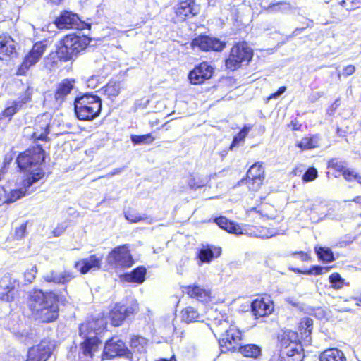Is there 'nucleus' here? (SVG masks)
Returning a JSON list of instances; mask_svg holds the SVG:
<instances>
[{
  "label": "nucleus",
  "mask_w": 361,
  "mask_h": 361,
  "mask_svg": "<svg viewBox=\"0 0 361 361\" xmlns=\"http://www.w3.org/2000/svg\"><path fill=\"white\" fill-rule=\"evenodd\" d=\"M121 171H122V169H115L112 171H111L108 176H114L116 174H119L120 173H121Z\"/></svg>",
  "instance_id": "60"
},
{
  "label": "nucleus",
  "mask_w": 361,
  "mask_h": 361,
  "mask_svg": "<svg viewBox=\"0 0 361 361\" xmlns=\"http://www.w3.org/2000/svg\"><path fill=\"white\" fill-rule=\"evenodd\" d=\"M198 5L195 4L194 0H186L179 4L176 14L183 19L191 18L199 13Z\"/></svg>",
  "instance_id": "24"
},
{
  "label": "nucleus",
  "mask_w": 361,
  "mask_h": 361,
  "mask_svg": "<svg viewBox=\"0 0 361 361\" xmlns=\"http://www.w3.org/2000/svg\"><path fill=\"white\" fill-rule=\"evenodd\" d=\"M283 92H275L274 93L271 94L270 96L267 97L265 99V102L267 103L271 99H276L278 98L279 96H281V94L283 93Z\"/></svg>",
  "instance_id": "59"
},
{
  "label": "nucleus",
  "mask_w": 361,
  "mask_h": 361,
  "mask_svg": "<svg viewBox=\"0 0 361 361\" xmlns=\"http://www.w3.org/2000/svg\"><path fill=\"white\" fill-rule=\"evenodd\" d=\"M319 137L318 135H312L311 137H303L298 147L302 149H311L319 147Z\"/></svg>",
  "instance_id": "36"
},
{
  "label": "nucleus",
  "mask_w": 361,
  "mask_h": 361,
  "mask_svg": "<svg viewBox=\"0 0 361 361\" xmlns=\"http://www.w3.org/2000/svg\"><path fill=\"white\" fill-rule=\"evenodd\" d=\"M44 161V151L39 146H35L20 154L16 159L18 167L29 174L25 180V185L32 186L41 179L44 173L40 168Z\"/></svg>",
  "instance_id": "3"
},
{
  "label": "nucleus",
  "mask_w": 361,
  "mask_h": 361,
  "mask_svg": "<svg viewBox=\"0 0 361 361\" xmlns=\"http://www.w3.org/2000/svg\"><path fill=\"white\" fill-rule=\"evenodd\" d=\"M102 99L97 95L85 93L74 101V111L78 119L91 121L98 117L102 111Z\"/></svg>",
  "instance_id": "4"
},
{
  "label": "nucleus",
  "mask_w": 361,
  "mask_h": 361,
  "mask_svg": "<svg viewBox=\"0 0 361 361\" xmlns=\"http://www.w3.org/2000/svg\"><path fill=\"white\" fill-rule=\"evenodd\" d=\"M53 345L49 341L42 340L38 345L31 347L25 361H47L51 355Z\"/></svg>",
  "instance_id": "10"
},
{
  "label": "nucleus",
  "mask_w": 361,
  "mask_h": 361,
  "mask_svg": "<svg viewBox=\"0 0 361 361\" xmlns=\"http://www.w3.org/2000/svg\"><path fill=\"white\" fill-rule=\"evenodd\" d=\"M253 56L252 49L246 42L238 43L231 49L225 61L226 68L234 71L242 66L247 65Z\"/></svg>",
  "instance_id": "6"
},
{
  "label": "nucleus",
  "mask_w": 361,
  "mask_h": 361,
  "mask_svg": "<svg viewBox=\"0 0 361 361\" xmlns=\"http://www.w3.org/2000/svg\"><path fill=\"white\" fill-rule=\"evenodd\" d=\"M146 269L144 267H138L130 273H126L121 276L123 281L129 283H142L145 279Z\"/></svg>",
  "instance_id": "26"
},
{
  "label": "nucleus",
  "mask_w": 361,
  "mask_h": 361,
  "mask_svg": "<svg viewBox=\"0 0 361 361\" xmlns=\"http://www.w3.org/2000/svg\"><path fill=\"white\" fill-rule=\"evenodd\" d=\"M31 100L30 94H25V97L19 101H13L11 105L8 106L4 109V111L0 114V120L4 118H8L10 120L12 116H13L20 109H21L23 104H26Z\"/></svg>",
  "instance_id": "28"
},
{
  "label": "nucleus",
  "mask_w": 361,
  "mask_h": 361,
  "mask_svg": "<svg viewBox=\"0 0 361 361\" xmlns=\"http://www.w3.org/2000/svg\"><path fill=\"white\" fill-rule=\"evenodd\" d=\"M125 218L130 223H137L144 220V218L134 211H127L125 212Z\"/></svg>",
  "instance_id": "49"
},
{
  "label": "nucleus",
  "mask_w": 361,
  "mask_h": 361,
  "mask_svg": "<svg viewBox=\"0 0 361 361\" xmlns=\"http://www.w3.org/2000/svg\"><path fill=\"white\" fill-rule=\"evenodd\" d=\"M355 301H356V305L357 306H361V297L360 298H354Z\"/></svg>",
  "instance_id": "62"
},
{
  "label": "nucleus",
  "mask_w": 361,
  "mask_h": 361,
  "mask_svg": "<svg viewBox=\"0 0 361 361\" xmlns=\"http://www.w3.org/2000/svg\"><path fill=\"white\" fill-rule=\"evenodd\" d=\"M31 186H27V185H25V180H24L23 188L11 190L8 197L7 198H6V195L4 197V200H6V202H15V201L18 200V199H20V197L25 196V194L27 193V192L28 191V189Z\"/></svg>",
  "instance_id": "37"
},
{
  "label": "nucleus",
  "mask_w": 361,
  "mask_h": 361,
  "mask_svg": "<svg viewBox=\"0 0 361 361\" xmlns=\"http://www.w3.org/2000/svg\"><path fill=\"white\" fill-rule=\"evenodd\" d=\"M200 314L193 307L188 306L181 311V319L186 324L199 321Z\"/></svg>",
  "instance_id": "33"
},
{
  "label": "nucleus",
  "mask_w": 361,
  "mask_h": 361,
  "mask_svg": "<svg viewBox=\"0 0 361 361\" xmlns=\"http://www.w3.org/2000/svg\"><path fill=\"white\" fill-rule=\"evenodd\" d=\"M281 350H289L294 351L302 350V345L298 342V335L296 332L286 330L279 336Z\"/></svg>",
  "instance_id": "17"
},
{
  "label": "nucleus",
  "mask_w": 361,
  "mask_h": 361,
  "mask_svg": "<svg viewBox=\"0 0 361 361\" xmlns=\"http://www.w3.org/2000/svg\"><path fill=\"white\" fill-rule=\"evenodd\" d=\"M355 71V68L353 65H348L343 69L342 75L345 77H348L353 74Z\"/></svg>",
  "instance_id": "55"
},
{
  "label": "nucleus",
  "mask_w": 361,
  "mask_h": 361,
  "mask_svg": "<svg viewBox=\"0 0 361 361\" xmlns=\"http://www.w3.org/2000/svg\"><path fill=\"white\" fill-rule=\"evenodd\" d=\"M37 272V269L36 266H32V268L29 270H27L24 273V277L26 281L28 283H32L35 279V275Z\"/></svg>",
  "instance_id": "52"
},
{
  "label": "nucleus",
  "mask_w": 361,
  "mask_h": 361,
  "mask_svg": "<svg viewBox=\"0 0 361 361\" xmlns=\"http://www.w3.org/2000/svg\"><path fill=\"white\" fill-rule=\"evenodd\" d=\"M210 180V176H198L197 177L190 174L187 180L188 184L189 187L192 190H196L200 188H202L205 186Z\"/></svg>",
  "instance_id": "34"
},
{
  "label": "nucleus",
  "mask_w": 361,
  "mask_h": 361,
  "mask_svg": "<svg viewBox=\"0 0 361 361\" xmlns=\"http://www.w3.org/2000/svg\"><path fill=\"white\" fill-rule=\"evenodd\" d=\"M251 310L256 317H262L272 312L273 305L269 300L266 302L264 298H257L252 302Z\"/></svg>",
  "instance_id": "23"
},
{
  "label": "nucleus",
  "mask_w": 361,
  "mask_h": 361,
  "mask_svg": "<svg viewBox=\"0 0 361 361\" xmlns=\"http://www.w3.org/2000/svg\"><path fill=\"white\" fill-rule=\"evenodd\" d=\"M107 262L116 269H125L133 266L134 261L127 246L115 247L107 257Z\"/></svg>",
  "instance_id": "8"
},
{
  "label": "nucleus",
  "mask_w": 361,
  "mask_h": 361,
  "mask_svg": "<svg viewBox=\"0 0 361 361\" xmlns=\"http://www.w3.org/2000/svg\"><path fill=\"white\" fill-rule=\"evenodd\" d=\"M328 167L335 169L338 172L343 173L345 169V163L338 159H333L329 161Z\"/></svg>",
  "instance_id": "46"
},
{
  "label": "nucleus",
  "mask_w": 361,
  "mask_h": 361,
  "mask_svg": "<svg viewBox=\"0 0 361 361\" xmlns=\"http://www.w3.org/2000/svg\"><path fill=\"white\" fill-rule=\"evenodd\" d=\"M215 223L221 228L228 233L236 235L242 234L241 228L233 221H229L224 216H220L214 219Z\"/></svg>",
  "instance_id": "29"
},
{
  "label": "nucleus",
  "mask_w": 361,
  "mask_h": 361,
  "mask_svg": "<svg viewBox=\"0 0 361 361\" xmlns=\"http://www.w3.org/2000/svg\"><path fill=\"white\" fill-rule=\"evenodd\" d=\"M310 215L316 221L323 220L327 215L328 204L325 200L316 199L311 202L309 207Z\"/></svg>",
  "instance_id": "19"
},
{
  "label": "nucleus",
  "mask_w": 361,
  "mask_h": 361,
  "mask_svg": "<svg viewBox=\"0 0 361 361\" xmlns=\"http://www.w3.org/2000/svg\"><path fill=\"white\" fill-rule=\"evenodd\" d=\"M46 47L47 45L43 42L35 43L32 49L25 56L20 70L28 69L30 66L35 65L42 57Z\"/></svg>",
  "instance_id": "16"
},
{
  "label": "nucleus",
  "mask_w": 361,
  "mask_h": 361,
  "mask_svg": "<svg viewBox=\"0 0 361 361\" xmlns=\"http://www.w3.org/2000/svg\"><path fill=\"white\" fill-rule=\"evenodd\" d=\"M137 310V305L136 303L128 307L120 303L116 304L109 314L111 324L115 326L121 325L126 317L134 314Z\"/></svg>",
  "instance_id": "13"
},
{
  "label": "nucleus",
  "mask_w": 361,
  "mask_h": 361,
  "mask_svg": "<svg viewBox=\"0 0 361 361\" xmlns=\"http://www.w3.org/2000/svg\"><path fill=\"white\" fill-rule=\"evenodd\" d=\"M214 253V252L209 247L202 248L199 251L198 257L202 262H210L213 257Z\"/></svg>",
  "instance_id": "44"
},
{
  "label": "nucleus",
  "mask_w": 361,
  "mask_h": 361,
  "mask_svg": "<svg viewBox=\"0 0 361 361\" xmlns=\"http://www.w3.org/2000/svg\"><path fill=\"white\" fill-rule=\"evenodd\" d=\"M289 350H281L280 361H302L303 353L302 350L288 351Z\"/></svg>",
  "instance_id": "35"
},
{
  "label": "nucleus",
  "mask_w": 361,
  "mask_h": 361,
  "mask_svg": "<svg viewBox=\"0 0 361 361\" xmlns=\"http://www.w3.org/2000/svg\"><path fill=\"white\" fill-rule=\"evenodd\" d=\"M1 179V173L0 172V180ZM6 196V190L2 186H0V204L6 202L4 197Z\"/></svg>",
  "instance_id": "58"
},
{
  "label": "nucleus",
  "mask_w": 361,
  "mask_h": 361,
  "mask_svg": "<svg viewBox=\"0 0 361 361\" xmlns=\"http://www.w3.org/2000/svg\"><path fill=\"white\" fill-rule=\"evenodd\" d=\"M16 46L14 40L8 35L0 36V59L5 56H10L15 52Z\"/></svg>",
  "instance_id": "25"
},
{
  "label": "nucleus",
  "mask_w": 361,
  "mask_h": 361,
  "mask_svg": "<svg viewBox=\"0 0 361 361\" xmlns=\"http://www.w3.org/2000/svg\"><path fill=\"white\" fill-rule=\"evenodd\" d=\"M192 46L204 51H221L225 47L226 43L214 37L200 35L192 40Z\"/></svg>",
  "instance_id": "11"
},
{
  "label": "nucleus",
  "mask_w": 361,
  "mask_h": 361,
  "mask_svg": "<svg viewBox=\"0 0 361 361\" xmlns=\"http://www.w3.org/2000/svg\"><path fill=\"white\" fill-rule=\"evenodd\" d=\"M320 361H346L343 353L337 348L324 350L320 355Z\"/></svg>",
  "instance_id": "30"
},
{
  "label": "nucleus",
  "mask_w": 361,
  "mask_h": 361,
  "mask_svg": "<svg viewBox=\"0 0 361 361\" xmlns=\"http://www.w3.org/2000/svg\"><path fill=\"white\" fill-rule=\"evenodd\" d=\"M251 128V126H245L243 128L233 137L230 149H232L239 142L243 141Z\"/></svg>",
  "instance_id": "42"
},
{
  "label": "nucleus",
  "mask_w": 361,
  "mask_h": 361,
  "mask_svg": "<svg viewBox=\"0 0 361 361\" xmlns=\"http://www.w3.org/2000/svg\"><path fill=\"white\" fill-rule=\"evenodd\" d=\"M75 277L73 272L64 270L61 272H57L54 270L46 273L43 276L44 281L48 283H54L56 284H66Z\"/></svg>",
  "instance_id": "21"
},
{
  "label": "nucleus",
  "mask_w": 361,
  "mask_h": 361,
  "mask_svg": "<svg viewBox=\"0 0 361 361\" xmlns=\"http://www.w3.org/2000/svg\"><path fill=\"white\" fill-rule=\"evenodd\" d=\"M54 4H59L63 0H50Z\"/></svg>",
  "instance_id": "64"
},
{
  "label": "nucleus",
  "mask_w": 361,
  "mask_h": 361,
  "mask_svg": "<svg viewBox=\"0 0 361 361\" xmlns=\"http://www.w3.org/2000/svg\"><path fill=\"white\" fill-rule=\"evenodd\" d=\"M264 174L262 163L257 162L250 166L246 178V183L250 190H257L259 188L264 178Z\"/></svg>",
  "instance_id": "14"
},
{
  "label": "nucleus",
  "mask_w": 361,
  "mask_h": 361,
  "mask_svg": "<svg viewBox=\"0 0 361 361\" xmlns=\"http://www.w3.org/2000/svg\"><path fill=\"white\" fill-rule=\"evenodd\" d=\"M183 292L202 302H208L210 300V290L199 285L193 284L184 287Z\"/></svg>",
  "instance_id": "20"
},
{
  "label": "nucleus",
  "mask_w": 361,
  "mask_h": 361,
  "mask_svg": "<svg viewBox=\"0 0 361 361\" xmlns=\"http://www.w3.org/2000/svg\"><path fill=\"white\" fill-rule=\"evenodd\" d=\"M58 296L52 291L33 289L28 293L27 303L36 320L51 322L59 317Z\"/></svg>",
  "instance_id": "2"
},
{
  "label": "nucleus",
  "mask_w": 361,
  "mask_h": 361,
  "mask_svg": "<svg viewBox=\"0 0 361 361\" xmlns=\"http://www.w3.org/2000/svg\"><path fill=\"white\" fill-rule=\"evenodd\" d=\"M329 281L335 288H340L343 285V279L338 273H333L329 276Z\"/></svg>",
  "instance_id": "48"
},
{
  "label": "nucleus",
  "mask_w": 361,
  "mask_h": 361,
  "mask_svg": "<svg viewBox=\"0 0 361 361\" xmlns=\"http://www.w3.org/2000/svg\"><path fill=\"white\" fill-rule=\"evenodd\" d=\"M242 334L235 326H231L226 329L219 341L220 345L228 351H235L240 346Z\"/></svg>",
  "instance_id": "12"
},
{
  "label": "nucleus",
  "mask_w": 361,
  "mask_h": 361,
  "mask_svg": "<svg viewBox=\"0 0 361 361\" xmlns=\"http://www.w3.org/2000/svg\"><path fill=\"white\" fill-rule=\"evenodd\" d=\"M33 136L35 137V139H39V140H44L45 137H46V135H43V134H41L40 135H37V134L35 133L33 134Z\"/></svg>",
  "instance_id": "61"
},
{
  "label": "nucleus",
  "mask_w": 361,
  "mask_h": 361,
  "mask_svg": "<svg viewBox=\"0 0 361 361\" xmlns=\"http://www.w3.org/2000/svg\"><path fill=\"white\" fill-rule=\"evenodd\" d=\"M317 177V171L314 167L309 168L302 176L305 182H310L314 180Z\"/></svg>",
  "instance_id": "50"
},
{
  "label": "nucleus",
  "mask_w": 361,
  "mask_h": 361,
  "mask_svg": "<svg viewBox=\"0 0 361 361\" xmlns=\"http://www.w3.org/2000/svg\"><path fill=\"white\" fill-rule=\"evenodd\" d=\"M130 139L132 142L135 145H147L152 142L154 140V137H153L150 133L142 135H132Z\"/></svg>",
  "instance_id": "41"
},
{
  "label": "nucleus",
  "mask_w": 361,
  "mask_h": 361,
  "mask_svg": "<svg viewBox=\"0 0 361 361\" xmlns=\"http://www.w3.org/2000/svg\"><path fill=\"white\" fill-rule=\"evenodd\" d=\"M343 176L345 178V179L348 180L355 179L358 183H361V176L355 173L353 171H350L345 169V171H343Z\"/></svg>",
  "instance_id": "51"
},
{
  "label": "nucleus",
  "mask_w": 361,
  "mask_h": 361,
  "mask_svg": "<svg viewBox=\"0 0 361 361\" xmlns=\"http://www.w3.org/2000/svg\"><path fill=\"white\" fill-rule=\"evenodd\" d=\"M16 280L13 279L8 274H5L0 280V288L6 291V293H0L1 295V299L5 301H9L13 298L11 292L15 288Z\"/></svg>",
  "instance_id": "27"
},
{
  "label": "nucleus",
  "mask_w": 361,
  "mask_h": 361,
  "mask_svg": "<svg viewBox=\"0 0 361 361\" xmlns=\"http://www.w3.org/2000/svg\"><path fill=\"white\" fill-rule=\"evenodd\" d=\"M329 4V13L332 18L341 21L348 15V12L359 8L361 0H329L325 1Z\"/></svg>",
  "instance_id": "7"
},
{
  "label": "nucleus",
  "mask_w": 361,
  "mask_h": 361,
  "mask_svg": "<svg viewBox=\"0 0 361 361\" xmlns=\"http://www.w3.org/2000/svg\"><path fill=\"white\" fill-rule=\"evenodd\" d=\"M293 255L294 256H297L300 259H301L303 262H306L310 259L309 255L306 252L302 251L294 252Z\"/></svg>",
  "instance_id": "57"
},
{
  "label": "nucleus",
  "mask_w": 361,
  "mask_h": 361,
  "mask_svg": "<svg viewBox=\"0 0 361 361\" xmlns=\"http://www.w3.org/2000/svg\"><path fill=\"white\" fill-rule=\"evenodd\" d=\"M100 77L93 75L85 81L86 87L90 89L98 88V90H105L104 88L109 87V85H103L100 86L103 82L100 81Z\"/></svg>",
  "instance_id": "40"
},
{
  "label": "nucleus",
  "mask_w": 361,
  "mask_h": 361,
  "mask_svg": "<svg viewBox=\"0 0 361 361\" xmlns=\"http://www.w3.org/2000/svg\"><path fill=\"white\" fill-rule=\"evenodd\" d=\"M66 227L63 226V224L58 225L54 230H53V235L55 237L61 236L65 231Z\"/></svg>",
  "instance_id": "56"
},
{
  "label": "nucleus",
  "mask_w": 361,
  "mask_h": 361,
  "mask_svg": "<svg viewBox=\"0 0 361 361\" xmlns=\"http://www.w3.org/2000/svg\"><path fill=\"white\" fill-rule=\"evenodd\" d=\"M69 92H55L54 97L56 102H58L59 104H61L64 101L67 94Z\"/></svg>",
  "instance_id": "54"
},
{
  "label": "nucleus",
  "mask_w": 361,
  "mask_h": 361,
  "mask_svg": "<svg viewBox=\"0 0 361 361\" xmlns=\"http://www.w3.org/2000/svg\"><path fill=\"white\" fill-rule=\"evenodd\" d=\"M75 80L71 78H66L63 80L59 84L56 90H72L74 87Z\"/></svg>",
  "instance_id": "47"
},
{
  "label": "nucleus",
  "mask_w": 361,
  "mask_h": 361,
  "mask_svg": "<svg viewBox=\"0 0 361 361\" xmlns=\"http://www.w3.org/2000/svg\"><path fill=\"white\" fill-rule=\"evenodd\" d=\"M90 42V39L85 36L66 35L57 45L56 54L58 58L63 61L71 60L81 51L86 49Z\"/></svg>",
  "instance_id": "5"
},
{
  "label": "nucleus",
  "mask_w": 361,
  "mask_h": 361,
  "mask_svg": "<svg viewBox=\"0 0 361 361\" xmlns=\"http://www.w3.org/2000/svg\"><path fill=\"white\" fill-rule=\"evenodd\" d=\"M106 324L103 318L89 321L82 324L79 328V335L83 339L80 345V361H99L102 357L100 352L102 341L97 337L101 327Z\"/></svg>",
  "instance_id": "1"
},
{
  "label": "nucleus",
  "mask_w": 361,
  "mask_h": 361,
  "mask_svg": "<svg viewBox=\"0 0 361 361\" xmlns=\"http://www.w3.org/2000/svg\"><path fill=\"white\" fill-rule=\"evenodd\" d=\"M313 320L310 317L302 318L300 322V331L302 338L305 341L310 342L311 340L310 335L312 334Z\"/></svg>",
  "instance_id": "32"
},
{
  "label": "nucleus",
  "mask_w": 361,
  "mask_h": 361,
  "mask_svg": "<svg viewBox=\"0 0 361 361\" xmlns=\"http://www.w3.org/2000/svg\"><path fill=\"white\" fill-rule=\"evenodd\" d=\"M102 259V255H92L87 258L76 262L75 267L78 269L82 274H86L92 269H99L101 267Z\"/></svg>",
  "instance_id": "18"
},
{
  "label": "nucleus",
  "mask_w": 361,
  "mask_h": 361,
  "mask_svg": "<svg viewBox=\"0 0 361 361\" xmlns=\"http://www.w3.org/2000/svg\"><path fill=\"white\" fill-rule=\"evenodd\" d=\"M238 350L245 357L255 359L258 358L262 354L261 348L255 344H247L240 345Z\"/></svg>",
  "instance_id": "31"
},
{
  "label": "nucleus",
  "mask_w": 361,
  "mask_h": 361,
  "mask_svg": "<svg viewBox=\"0 0 361 361\" xmlns=\"http://www.w3.org/2000/svg\"><path fill=\"white\" fill-rule=\"evenodd\" d=\"M78 19L77 14L64 11L55 19L54 24L59 29H70L78 25Z\"/></svg>",
  "instance_id": "22"
},
{
  "label": "nucleus",
  "mask_w": 361,
  "mask_h": 361,
  "mask_svg": "<svg viewBox=\"0 0 361 361\" xmlns=\"http://www.w3.org/2000/svg\"><path fill=\"white\" fill-rule=\"evenodd\" d=\"M277 234L274 230H271L266 227H258L255 231V235L260 238H269Z\"/></svg>",
  "instance_id": "43"
},
{
  "label": "nucleus",
  "mask_w": 361,
  "mask_h": 361,
  "mask_svg": "<svg viewBox=\"0 0 361 361\" xmlns=\"http://www.w3.org/2000/svg\"><path fill=\"white\" fill-rule=\"evenodd\" d=\"M213 72V67L207 62H203L190 71L188 79L192 84H201L209 79L212 76Z\"/></svg>",
  "instance_id": "15"
},
{
  "label": "nucleus",
  "mask_w": 361,
  "mask_h": 361,
  "mask_svg": "<svg viewBox=\"0 0 361 361\" xmlns=\"http://www.w3.org/2000/svg\"><path fill=\"white\" fill-rule=\"evenodd\" d=\"M314 250L321 260L326 262H331L334 260V254L331 249L328 247H316Z\"/></svg>",
  "instance_id": "39"
},
{
  "label": "nucleus",
  "mask_w": 361,
  "mask_h": 361,
  "mask_svg": "<svg viewBox=\"0 0 361 361\" xmlns=\"http://www.w3.org/2000/svg\"><path fill=\"white\" fill-rule=\"evenodd\" d=\"M147 345V340L144 337L135 336L131 338L130 347L137 353L145 351Z\"/></svg>",
  "instance_id": "38"
},
{
  "label": "nucleus",
  "mask_w": 361,
  "mask_h": 361,
  "mask_svg": "<svg viewBox=\"0 0 361 361\" xmlns=\"http://www.w3.org/2000/svg\"><path fill=\"white\" fill-rule=\"evenodd\" d=\"M116 357H131V353L125 343L118 338H111L105 343L101 360L111 359Z\"/></svg>",
  "instance_id": "9"
},
{
  "label": "nucleus",
  "mask_w": 361,
  "mask_h": 361,
  "mask_svg": "<svg viewBox=\"0 0 361 361\" xmlns=\"http://www.w3.org/2000/svg\"><path fill=\"white\" fill-rule=\"evenodd\" d=\"M27 224V222L22 224L19 227L16 228L14 236L16 239L19 240L25 237L26 234Z\"/></svg>",
  "instance_id": "53"
},
{
  "label": "nucleus",
  "mask_w": 361,
  "mask_h": 361,
  "mask_svg": "<svg viewBox=\"0 0 361 361\" xmlns=\"http://www.w3.org/2000/svg\"><path fill=\"white\" fill-rule=\"evenodd\" d=\"M354 201L357 204H361V197H357Z\"/></svg>",
  "instance_id": "63"
},
{
  "label": "nucleus",
  "mask_w": 361,
  "mask_h": 361,
  "mask_svg": "<svg viewBox=\"0 0 361 361\" xmlns=\"http://www.w3.org/2000/svg\"><path fill=\"white\" fill-rule=\"evenodd\" d=\"M296 273H302L305 274H314V275H319L322 273L323 270L327 271L328 268L326 267H322L320 266H314L311 269L308 270H301L298 268L292 269Z\"/></svg>",
  "instance_id": "45"
}]
</instances>
